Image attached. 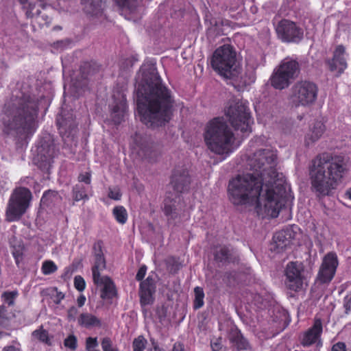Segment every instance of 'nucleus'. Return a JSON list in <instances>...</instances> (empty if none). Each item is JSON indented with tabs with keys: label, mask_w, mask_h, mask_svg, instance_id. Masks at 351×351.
I'll return each instance as SVG.
<instances>
[{
	"label": "nucleus",
	"mask_w": 351,
	"mask_h": 351,
	"mask_svg": "<svg viewBox=\"0 0 351 351\" xmlns=\"http://www.w3.org/2000/svg\"><path fill=\"white\" fill-rule=\"evenodd\" d=\"M53 291L56 292V295H53V302L56 304H59L61 300L64 299V295L62 292L58 291L57 289H54Z\"/></svg>",
	"instance_id": "50"
},
{
	"label": "nucleus",
	"mask_w": 351,
	"mask_h": 351,
	"mask_svg": "<svg viewBox=\"0 0 351 351\" xmlns=\"http://www.w3.org/2000/svg\"><path fill=\"white\" fill-rule=\"evenodd\" d=\"M108 197L110 199H112L114 200L120 199V198L121 197V193L120 192L119 189H118V188L110 189L109 193H108Z\"/></svg>",
	"instance_id": "45"
},
{
	"label": "nucleus",
	"mask_w": 351,
	"mask_h": 351,
	"mask_svg": "<svg viewBox=\"0 0 351 351\" xmlns=\"http://www.w3.org/2000/svg\"><path fill=\"white\" fill-rule=\"evenodd\" d=\"M211 347L213 351H219L221 349V346L219 343H213L211 342Z\"/></svg>",
	"instance_id": "56"
},
{
	"label": "nucleus",
	"mask_w": 351,
	"mask_h": 351,
	"mask_svg": "<svg viewBox=\"0 0 351 351\" xmlns=\"http://www.w3.org/2000/svg\"><path fill=\"white\" fill-rule=\"evenodd\" d=\"M304 266L300 262H290L285 269L287 287L294 291H299L304 288Z\"/></svg>",
	"instance_id": "13"
},
{
	"label": "nucleus",
	"mask_w": 351,
	"mask_h": 351,
	"mask_svg": "<svg viewBox=\"0 0 351 351\" xmlns=\"http://www.w3.org/2000/svg\"><path fill=\"white\" fill-rule=\"evenodd\" d=\"M112 213L116 220L119 223L123 224L126 222L128 219V214L125 208L123 206H119L114 207Z\"/></svg>",
	"instance_id": "32"
},
{
	"label": "nucleus",
	"mask_w": 351,
	"mask_h": 351,
	"mask_svg": "<svg viewBox=\"0 0 351 351\" xmlns=\"http://www.w3.org/2000/svg\"><path fill=\"white\" fill-rule=\"evenodd\" d=\"M98 343L97 338L88 337L86 339V350L97 346Z\"/></svg>",
	"instance_id": "49"
},
{
	"label": "nucleus",
	"mask_w": 351,
	"mask_h": 351,
	"mask_svg": "<svg viewBox=\"0 0 351 351\" xmlns=\"http://www.w3.org/2000/svg\"><path fill=\"white\" fill-rule=\"evenodd\" d=\"M343 306L346 308V313L348 314L351 310V293L345 297Z\"/></svg>",
	"instance_id": "53"
},
{
	"label": "nucleus",
	"mask_w": 351,
	"mask_h": 351,
	"mask_svg": "<svg viewBox=\"0 0 351 351\" xmlns=\"http://www.w3.org/2000/svg\"><path fill=\"white\" fill-rule=\"evenodd\" d=\"M64 346L74 350L77 348V338L73 335H70L64 339Z\"/></svg>",
	"instance_id": "39"
},
{
	"label": "nucleus",
	"mask_w": 351,
	"mask_h": 351,
	"mask_svg": "<svg viewBox=\"0 0 351 351\" xmlns=\"http://www.w3.org/2000/svg\"><path fill=\"white\" fill-rule=\"evenodd\" d=\"M276 151L261 149L247 160L250 171L239 174L228 183V193L234 205H254L262 218H275L285 205L286 180L278 172Z\"/></svg>",
	"instance_id": "1"
},
{
	"label": "nucleus",
	"mask_w": 351,
	"mask_h": 351,
	"mask_svg": "<svg viewBox=\"0 0 351 351\" xmlns=\"http://www.w3.org/2000/svg\"><path fill=\"white\" fill-rule=\"evenodd\" d=\"M346 195L351 200V187L346 191Z\"/></svg>",
	"instance_id": "58"
},
{
	"label": "nucleus",
	"mask_w": 351,
	"mask_h": 351,
	"mask_svg": "<svg viewBox=\"0 0 351 351\" xmlns=\"http://www.w3.org/2000/svg\"><path fill=\"white\" fill-rule=\"evenodd\" d=\"M81 71L84 77L93 73V70L91 69V64L90 63H85L82 66Z\"/></svg>",
	"instance_id": "46"
},
{
	"label": "nucleus",
	"mask_w": 351,
	"mask_h": 351,
	"mask_svg": "<svg viewBox=\"0 0 351 351\" xmlns=\"http://www.w3.org/2000/svg\"><path fill=\"white\" fill-rule=\"evenodd\" d=\"M17 295L18 292L16 291H5L2 293L1 298L9 306H13L14 304L15 298Z\"/></svg>",
	"instance_id": "36"
},
{
	"label": "nucleus",
	"mask_w": 351,
	"mask_h": 351,
	"mask_svg": "<svg viewBox=\"0 0 351 351\" xmlns=\"http://www.w3.org/2000/svg\"><path fill=\"white\" fill-rule=\"evenodd\" d=\"M77 180L80 183L84 182L87 185H90L91 182V174L90 172L80 173L77 178Z\"/></svg>",
	"instance_id": "43"
},
{
	"label": "nucleus",
	"mask_w": 351,
	"mask_h": 351,
	"mask_svg": "<svg viewBox=\"0 0 351 351\" xmlns=\"http://www.w3.org/2000/svg\"><path fill=\"white\" fill-rule=\"evenodd\" d=\"M204 138L208 149L218 155H228L233 151L234 134L222 117H216L207 123Z\"/></svg>",
	"instance_id": "5"
},
{
	"label": "nucleus",
	"mask_w": 351,
	"mask_h": 351,
	"mask_svg": "<svg viewBox=\"0 0 351 351\" xmlns=\"http://www.w3.org/2000/svg\"><path fill=\"white\" fill-rule=\"evenodd\" d=\"M32 197V192L27 188H15L7 204L5 220L9 222L19 221L29 208Z\"/></svg>",
	"instance_id": "8"
},
{
	"label": "nucleus",
	"mask_w": 351,
	"mask_h": 351,
	"mask_svg": "<svg viewBox=\"0 0 351 351\" xmlns=\"http://www.w3.org/2000/svg\"><path fill=\"white\" fill-rule=\"evenodd\" d=\"M136 94L141 121L147 127L156 128L169 122L174 110V97L162 84L156 69L142 70Z\"/></svg>",
	"instance_id": "2"
},
{
	"label": "nucleus",
	"mask_w": 351,
	"mask_h": 351,
	"mask_svg": "<svg viewBox=\"0 0 351 351\" xmlns=\"http://www.w3.org/2000/svg\"><path fill=\"white\" fill-rule=\"evenodd\" d=\"M77 323L80 326L87 328L96 326L100 327L101 325L99 318L88 313L80 314L77 319Z\"/></svg>",
	"instance_id": "25"
},
{
	"label": "nucleus",
	"mask_w": 351,
	"mask_h": 351,
	"mask_svg": "<svg viewBox=\"0 0 351 351\" xmlns=\"http://www.w3.org/2000/svg\"><path fill=\"white\" fill-rule=\"evenodd\" d=\"M291 241L287 237L285 231L276 232L273 237V241L271 243L270 250L275 253H281L286 250L289 245Z\"/></svg>",
	"instance_id": "23"
},
{
	"label": "nucleus",
	"mask_w": 351,
	"mask_h": 351,
	"mask_svg": "<svg viewBox=\"0 0 351 351\" xmlns=\"http://www.w3.org/2000/svg\"><path fill=\"white\" fill-rule=\"evenodd\" d=\"M167 270L172 274H176L182 267L180 263L173 257H169L165 261Z\"/></svg>",
	"instance_id": "34"
},
{
	"label": "nucleus",
	"mask_w": 351,
	"mask_h": 351,
	"mask_svg": "<svg viewBox=\"0 0 351 351\" xmlns=\"http://www.w3.org/2000/svg\"><path fill=\"white\" fill-rule=\"evenodd\" d=\"M93 266L91 268L93 283L101 289L100 297L104 299H112L117 294L115 285L108 276H102L106 267V258L102 250V242L98 241L93 244Z\"/></svg>",
	"instance_id": "6"
},
{
	"label": "nucleus",
	"mask_w": 351,
	"mask_h": 351,
	"mask_svg": "<svg viewBox=\"0 0 351 351\" xmlns=\"http://www.w3.org/2000/svg\"><path fill=\"white\" fill-rule=\"evenodd\" d=\"M157 276L155 274L149 276L140 285V298L142 305L151 304L154 302V294L156 291Z\"/></svg>",
	"instance_id": "18"
},
{
	"label": "nucleus",
	"mask_w": 351,
	"mask_h": 351,
	"mask_svg": "<svg viewBox=\"0 0 351 351\" xmlns=\"http://www.w3.org/2000/svg\"><path fill=\"white\" fill-rule=\"evenodd\" d=\"M56 154V146L51 138L41 140L36 149V154L34 161L39 168L48 170L53 162V158Z\"/></svg>",
	"instance_id": "12"
},
{
	"label": "nucleus",
	"mask_w": 351,
	"mask_h": 351,
	"mask_svg": "<svg viewBox=\"0 0 351 351\" xmlns=\"http://www.w3.org/2000/svg\"><path fill=\"white\" fill-rule=\"evenodd\" d=\"M154 350H155V351H162V350H161V349H160V348H159L158 347H157V346H155V347H154Z\"/></svg>",
	"instance_id": "61"
},
{
	"label": "nucleus",
	"mask_w": 351,
	"mask_h": 351,
	"mask_svg": "<svg viewBox=\"0 0 351 351\" xmlns=\"http://www.w3.org/2000/svg\"><path fill=\"white\" fill-rule=\"evenodd\" d=\"M72 195L76 202L88 199L87 189L82 183L77 184L73 186Z\"/></svg>",
	"instance_id": "27"
},
{
	"label": "nucleus",
	"mask_w": 351,
	"mask_h": 351,
	"mask_svg": "<svg viewBox=\"0 0 351 351\" xmlns=\"http://www.w3.org/2000/svg\"><path fill=\"white\" fill-rule=\"evenodd\" d=\"M318 94L316 84L308 80L298 81L291 88L290 99L295 107H308L315 104Z\"/></svg>",
	"instance_id": "10"
},
{
	"label": "nucleus",
	"mask_w": 351,
	"mask_h": 351,
	"mask_svg": "<svg viewBox=\"0 0 351 351\" xmlns=\"http://www.w3.org/2000/svg\"><path fill=\"white\" fill-rule=\"evenodd\" d=\"M146 271L147 267L145 265H142L136 274V279L138 281L141 280L145 277Z\"/></svg>",
	"instance_id": "51"
},
{
	"label": "nucleus",
	"mask_w": 351,
	"mask_h": 351,
	"mask_svg": "<svg viewBox=\"0 0 351 351\" xmlns=\"http://www.w3.org/2000/svg\"><path fill=\"white\" fill-rule=\"evenodd\" d=\"M101 347L103 351H118L116 348L112 346V343L109 337H104L101 341Z\"/></svg>",
	"instance_id": "41"
},
{
	"label": "nucleus",
	"mask_w": 351,
	"mask_h": 351,
	"mask_svg": "<svg viewBox=\"0 0 351 351\" xmlns=\"http://www.w3.org/2000/svg\"><path fill=\"white\" fill-rule=\"evenodd\" d=\"M60 198L57 191L49 190L43 194L41 198V203L43 205L49 206L50 204L58 201Z\"/></svg>",
	"instance_id": "30"
},
{
	"label": "nucleus",
	"mask_w": 351,
	"mask_h": 351,
	"mask_svg": "<svg viewBox=\"0 0 351 351\" xmlns=\"http://www.w3.org/2000/svg\"><path fill=\"white\" fill-rule=\"evenodd\" d=\"M338 265L337 257L334 253L326 254L319 268L317 280L320 283H328L333 278Z\"/></svg>",
	"instance_id": "16"
},
{
	"label": "nucleus",
	"mask_w": 351,
	"mask_h": 351,
	"mask_svg": "<svg viewBox=\"0 0 351 351\" xmlns=\"http://www.w3.org/2000/svg\"><path fill=\"white\" fill-rule=\"evenodd\" d=\"M163 211L169 221L176 219L178 217L177 202L170 198H166L164 201Z\"/></svg>",
	"instance_id": "26"
},
{
	"label": "nucleus",
	"mask_w": 351,
	"mask_h": 351,
	"mask_svg": "<svg viewBox=\"0 0 351 351\" xmlns=\"http://www.w3.org/2000/svg\"><path fill=\"white\" fill-rule=\"evenodd\" d=\"M230 255V250L226 246L217 247L214 253L215 259L221 263L229 261Z\"/></svg>",
	"instance_id": "28"
},
{
	"label": "nucleus",
	"mask_w": 351,
	"mask_h": 351,
	"mask_svg": "<svg viewBox=\"0 0 351 351\" xmlns=\"http://www.w3.org/2000/svg\"><path fill=\"white\" fill-rule=\"evenodd\" d=\"M123 10H128L130 13L136 12L138 6V0H115Z\"/></svg>",
	"instance_id": "29"
},
{
	"label": "nucleus",
	"mask_w": 351,
	"mask_h": 351,
	"mask_svg": "<svg viewBox=\"0 0 351 351\" xmlns=\"http://www.w3.org/2000/svg\"><path fill=\"white\" fill-rule=\"evenodd\" d=\"M226 115L235 130H240L241 133L251 132V123L253 122L249 109L241 102H236L229 106L226 110Z\"/></svg>",
	"instance_id": "11"
},
{
	"label": "nucleus",
	"mask_w": 351,
	"mask_h": 351,
	"mask_svg": "<svg viewBox=\"0 0 351 351\" xmlns=\"http://www.w3.org/2000/svg\"><path fill=\"white\" fill-rule=\"evenodd\" d=\"M331 351H346V346L343 342H337L332 346Z\"/></svg>",
	"instance_id": "52"
},
{
	"label": "nucleus",
	"mask_w": 351,
	"mask_h": 351,
	"mask_svg": "<svg viewBox=\"0 0 351 351\" xmlns=\"http://www.w3.org/2000/svg\"><path fill=\"white\" fill-rule=\"evenodd\" d=\"M35 8V5L32 3H27L24 6L23 8L25 10V15L27 18H32L36 14L38 15L40 12V10H37L35 13L33 12L34 9Z\"/></svg>",
	"instance_id": "40"
},
{
	"label": "nucleus",
	"mask_w": 351,
	"mask_h": 351,
	"mask_svg": "<svg viewBox=\"0 0 351 351\" xmlns=\"http://www.w3.org/2000/svg\"><path fill=\"white\" fill-rule=\"evenodd\" d=\"M236 53L229 45L218 47L212 56L211 65L213 69L226 79L238 76L240 68L237 64Z\"/></svg>",
	"instance_id": "7"
},
{
	"label": "nucleus",
	"mask_w": 351,
	"mask_h": 351,
	"mask_svg": "<svg viewBox=\"0 0 351 351\" xmlns=\"http://www.w3.org/2000/svg\"><path fill=\"white\" fill-rule=\"evenodd\" d=\"M63 41H58L57 42L56 45H58V47H59L60 45H62L63 44Z\"/></svg>",
	"instance_id": "60"
},
{
	"label": "nucleus",
	"mask_w": 351,
	"mask_h": 351,
	"mask_svg": "<svg viewBox=\"0 0 351 351\" xmlns=\"http://www.w3.org/2000/svg\"><path fill=\"white\" fill-rule=\"evenodd\" d=\"M326 131V126L322 120H315L309 126V130L304 137L305 145L309 146L317 141Z\"/></svg>",
	"instance_id": "21"
},
{
	"label": "nucleus",
	"mask_w": 351,
	"mask_h": 351,
	"mask_svg": "<svg viewBox=\"0 0 351 351\" xmlns=\"http://www.w3.org/2000/svg\"><path fill=\"white\" fill-rule=\"evenodd\" d=\"M3 351H20L19 349L16 348L13 346H10L4 348Z\"/></svg>",
	"instance_id": "57"
},
{
	"label": "nucleus",
	"mask_w": 351,
	"mask_h": 351,
	"mask_svg": "<svg viewBox=\"0 0 351 351\" xmlns=\"http://www.w3.org/2000/svg\"><path fill=\"white\" fill-rule=\"evenodd\" d=\"M84 11L91 17L104 18V3L102 0H82Z\"/></svg>",
	"instance_id": "22"
},
{
	"label": "nucleus",
	"mask_w": 351,
	"mask_h": 351,
	"mask_svg": "<svg viewBox=\"0 0 351 351\" xmlns=\"http://www.w3.org/2000/svg\"><path fill=\"white\" fill-rule=\"evenodd\" d=\"M194 308L198 309L204 305V293L202 287H196L194 289Z\"/></svg>",
	"instance_id": "33"
},
{
	"label": "nucleus",
	"mask_w": 351,
	"mask_h": 351,
	"mask_svg": "<svg viewBox=\"0 0 351 351\" xmlns=\"http://www.w3.org/2000/svg\"><path fill=\"white\" fill-rule=\"evenodd\" d=\"M37 101L28 95L13 96L5 104L2 119L3 134L17 141H25L37 128Z\"/></svg>",
	"instance_id": "3"
},
{
	"label": "nucleus",
	"mask_w": 351,
	"mask_h": 351,
	"mask_svg": "<svg viewBox=\"0 0 351 351\" xmlns=\"http://www.w3.org/2000/svg\"><path fill=\"white\" fill-rule=\"evenodd\" d=\"M232 351H254L249 341L236 326H232L227 335Z\"/></svg>",
	"instance_id": "17"
},
{
	"label": "nucleus",
	"mask_w": 351,
	"mask_h": 351,
	"mask_svg": "<svg viewBox=\"0 0 351 351\" xmlns=\"http://www.w3.org/2000/svg\"><path fill=\"white\" fill-rule=\"evenodd\" d=\"M300 71L298 62L292 58H286L274 69L269 78L270 84L275 89H285L298 76Z\"/></svg>",
	"instance_id": "9"
},
{
	"label": "nucleus",
	"mask_w": 351,
	"mask_h": 351,
	"mask_svg": "<svg viewBox=\"0 0 351 351\" xmlns=\"http://www.w3.org/2000/svg\"><path fill=\"white\" fill-rule=\"evenodd\" d=\"M172 351H184V346L180 343H176L173 347Z\"/></svg>",
	"instance_id": "54"
},
{
	"label": "nucleus",
	"mask_w": 351,
	"mask_h": 351,
	"mask_svg": "<svg viewBox=\"0 0 351 351\" xmlns=\"http://www.w3.org/2000/svg\"><path fill=\"white\" fill-rule=\"evenodd\" d=\"M41 6H42L43 8H45V4H44V3H42V4H41Z\"/></svg>",
	"instance_id": "63"
},
{
	"label": "nucleus",
	"mask_w": 351,
	"mask_h": 351,
	"mask_svg": "<svg viewBox=\"0 0 351 351\" xmlns=\"http://www.w3.org/2000/svg\"><path fill=\"white\" fill-rule=\"evenodd\" d=\"M191 180L186 169H176L174 170L171 184L175 191L182 193L188 189Z\"/></svg>",
	"instance_id": "20"
},
{
	"label": "nucleus",
	"mask_w": 351,
	"mask_h": 351,
	"mask_svg": "<svg viewBox=\"0 0 351 351\" xmlns=\"http://www.w3.org/2000/svg\"><path fill=\"white\" fill-rule=\"evenodd\" d=\"M348 171L344 156L328 153L317 155L309 167L312 191L319 198L332 195Z\"/></svg>",
	"instance_id": "4"
},
{
	"label": "nucleus",
	"mask_w": 351,
	"mask_h": 351,
	"mask_svg": "<svg viewBox=\"0 0 351 351\" xmlns=\"http://www.w3.org/2000/svg\"><path fill=\"white\" fill-rule=\"evenodd\" d=\"M21 3L23 4V6L27 3H29L27 0H21Z\"/></svg>",
	"instance_id": "59"
},
{
	"label": "nucleus",
	"mask_w": 351,
	"mask_h": 351,
	"mask_svg": "<svg viewBox=\"0 0 351 351\" xmlns=\"http://www.w3.org/2000/svg\"><path fill=\"white\" fill-rule=\"evenodd\" d=\"M278 37L284 42L297 43L302 40L303 31L296 24L288 20H282L276 27Z\"/></svg>",
	"instance_id": "14"
},
{
	"label": "nucleus",
	"mask_w": 351,
	"mask_h": 351,
	"mask_svg": "<svg viewBox=\"0 0 351 351\" xmlns=\"http://www.w3.org/2000/svg\"><path fill=\"white\" fill-rule=\"evenodd\" d=\"M86 298L84 295H80L77 300L79 307H82L84 304Z\"/></svg>",
	"instance_id": "55"
},
{
	"label": "nucleus",
	"mask_w": 351,
	"mask_h": 351,
	"mask_svg": "<svg viewBox=\"0 0 351 351\" xmlns=\"http://www.w3.org/2000/svg\"><path fill=\"white\" fill-rule=\"evenodd\" d=\"M236 273L234 271L226 272L224 274L223 280L228 285H232L235 281Z\"/></svg>",
	"instance_id": "47"
},
{
	"label": "nucleus",
	"mask_w": 351,
	"mask_h": 351,
	"mask_svg": "<svg viewBox=\"0 0 351 351\" xmlns=\"http://www.w3.org/2000/svg\"><path fill=\"white\" fill-rule=\"evenodd\" d=\"M57 266L51 261H45L42 266V271L45 275H48L55 272L57 270Z\"/></svg>",
	"instance_id": "37"
},
{
	"label": "nucleus",
	"mask_w": 351,
	"mask_h": 351,
	"mask_svg": "<svg viewBox=\"0 0 351 351\" xmlns=\"http://www.w3.org/2000/svg\"><path fill=\"white\" fill-rule=\"evenodd\" d=\"M14 315L9 313L4 305L0 306V326L7 328L9 326L11 319Z\"/></svg>",
	"instance_id": "31"
},
{
	"label": "nucleus",
	"mask_w": 351,
	"mask_h": 351,
	"mask_svg": "<svg viewBox=\"0 0 351 351\" xmlns=\"http://www.w3.org/2000/svg\"><path fill=\"white\" fill-rule=\"evenodd\" d=\"M345 53V47L341 45H338L334 51L332 58L328 60L329 69L331 71H337V77L343 73L347 68L346 60L344 58Z\"/></svg>",
	"instance_id": "19"
},
{
	"label": "nucleus",
	"mask_w": 351,
	"mask_h": 351,
	"mask_svg": "<svg viewBox=\"0 0 351 351\" xmlns=\"http://www.w3.org/2000/svg\"><path fill=\"white\" fill-rule=\"evenodd\" d=\"M32 335L43 342L47 343L48 341V332L46 330L40 328L38 330H34Z\"/></svg>",
	"instance_id": "38"
},
{
	"label": "nucleus",
	"mask_w": 351,
	"mask_h": 351,
	"mask_svg": "<svg viewBox=\"0 0 351 351\" xmlns=\"http://www.w3.org/2000/svg\"><path fill=\"white\" fill-rule=\"evenodd\" d=\"M8 68V64L5 60V58L3 56V55L0 53V73H1V75H3V73L7 71Z\"/></svg>",
	"instance_id": "48"
},
{
	"label": "nucleus",
	"mask_w": 351,
	"mask_h": 351,
	"mask_svg": "<svg viewBox=\"0 0 351 351\" xmlns=\"http://www.w3.org/2000/svg\"><path fill=\"white\" fill-rule=\"evenodd\" d=\"M78 310L75 306H71L67 311V319L69 322H75L76 320Z\"/></svg>",
	"instance_id": "44"
},
{
	"label": "nucleus",
	"mask_w": 351,
	"mask_h": 351,
	"mask_svg": "<svg viewBox=\"0 0 351 351\" xmlns=\"http://www.w3.org/2000/svg\"><path fill=\"white\" fill-rule=\"evenodd\" d=\"M322 322L320 319H315L313 326L304 331L300 337L301 345L304 347H309L315 345V351H319L322 346L321 335L322 333Z\"/></svg>",
	"instance_id": "15"
},
{
	"label": "nucleus",
	"mask_w": 351,
	"mask_h": 351,
	"mask_svg": "<svg viewBox=\"0 0 351 351\" xmlns=\"http://www.w3.org/2000/svg\"><path fill=\"white\" fill-rule=\"evenodd\" d=\"M147 343V341L143 336H138L132 342L133 351H144Z\"/></svg>",
	"instance_id": "35"
},
{
	"label": "nucleus",
	"mask_w": 351,
	"mask_h": 351,
	"mask_svg": "<svg viewBox=\"0 0 351 351\" xmlns=\"http://www.w3.org/2000/svg\"><path fill=\"white\" fill-rule=\"evenodd\" d=\"M127 110V103L123 97L112 107L111 117L115 124L121 123L125 117Z\"/></svg>",
	"instance_id": "24"
},
{
	"label": "nucleus",
	"mask_w": 351,
	"mask_h": 351,
	"mask_svg": "<svg viewBox=\"0 0 351 351\" xmlns=\"http://www.w3.org/2000/svg\"><path fill=\"white\" fill-rule=\"evenodd\" d=\"M62 126H66L67 125V122L65 121H64L62 123H61Z\"/></svg>",
	"instance_id": "62"
},
{
	"label": "nucleus",
	"mask_w": 351,
	"mask_h": 351,
	"mask_svg": "<svg viewBox=\"0 0 351 351\" xmlns=\"http://www.w3.org/2000/svg\"><path fill=\"white\" fill-rule=\"evenodd\" d=\"M74 286L75 289L79 291H82L84 290L86 282L81 276H76L74 278Z\"/></svg>",
	"instance_id": "42"
}]
</instances>
